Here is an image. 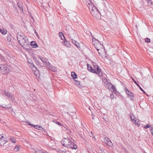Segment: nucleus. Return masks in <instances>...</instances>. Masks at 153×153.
I'll use <instances>...</instances> for the list:
<instances>
[{
    "mask_svg": "<svg viewBox=\"0 0 153 153\" xmlns=\"http://www.w3.org/2000/svg\"><path fill=\"white\" fill-rule=\"evenodd\" d=\"M92 43L100 54V52H101L102 51H104V47L103 45L99 41L94 38L92 39Z\"/></svg>",
    "mask_w": 153,
    "mask_h": 153,
    "instance_id": "5",
    "label": "nucleus"
},
{
    "mask_svg": "<svg viewBox=\"0 0 153 153\" xmlns=\"http://www.w3.org/2000/svg\"><path fill=\"white\" fill-rule=\"evenodd\" d=\"M17 39L20 45L24 48L28 50L27 47L30 46V42L27 37L23 34L18 35Z\"/></svg>",
    "mask_w": 153,
    "mask_h": 153,
    "instance_id": "2",
    "label": "nucleus"
},
{
    "mask_svg": "<svg viewBox=\"0 0 153 153\" xmlns=\"http://www.w3.org/2000/svg\"><path fill=\"white\" fill-rule=\"evenodd\" d=\"M92 119H94V118H93V117H92Z\"/></svg>",
    "mask_w": 153,
    "mask_h": 153,
    "instance_id": "45",
    "label": "nucleus"
},
{
    "mask_svg": "<svg viewBox=\"0 0 153 153\" xmlns=\"http://www.w3.org/2000/svg\"><path fill=\"white\" fill-rule=\"evenodd\" d=\"M35 126L36 129L40 130H42L43 129V128L41 126H39L38 125H36Z\"/></svg>",
    "mask_w": 153,
    "mask_h": 153,
    "instance_id": "19",
    "label": "nucleus"
},
{
    "mask_svg": "<svg viewBox=\"0 0 153 153\" xmlns=\"http://www.w3.org/2000/svg\"><path fill=\"white\" fill-rule=\"evenodd\" d=\"M7 41L9 42H10L11 41V36L10 35H8L7 37Z\"/></svg>",
    "mask_w": 153,
    "mask_h": 153,
    "instance_id": "24",
    "label": "nucleus"
},
{
    "mask_svg": "<svg viewBox=\"0 0 153 153\" xmlns=\"http://www.w3.org/2000/svg\"><path fill=\"white\" fill-rule=\"evenodd\" d=\"M17 5H18V7L20 8V9H21V8L22 9V10H23V9L22 8V6H21V3H20V2H18L17 3Z\"/></svg>",
    "mask_w": 153,
    "mask_h": 153,
    "instance_id": "28",
    "label": "nucleus"
},
{
    "mask_svg": "<svg viewBox=\"0 0 153 153\" xmlns=\"http://www.w3.org/2000/svg\"><path fill=\"white\" fill-rule=\"evenodd\" d=\"M62 145L68 149H76L77 148L76 145L73 140L69 138H64L61 141Z\"/></svg>",
    "mask_w": 153,
    "mask_h": 153,
    "instance_id": "1",
    "label": "nucleus"
},
{
    "mask_svg": "<svg viewBox=\"0 0 153 153\" xmlns=\"http://www.w3.org/2000/svg\"><path fill=\"white\" fill-rule=\"evenodd\" d=\"M72 42L76 46L77 48H78V47L79 48L80 47L79 44L78 42H77L76 41H75L74 39H72Z\"/></svg>",
    "mask_w": 153,
    "mask_h": 153,
    "instance_id": "13",
    "label": "nucleus"
},
{
    "mask_svg": "<svg viewBox=\"0 0 153 153\" xmlns=\"http://www.w3.org/2000/svg\"><path fill=\"white\" fill-rule=\"evenodd\" d=\"M27 61L28 63H30L31 64L32 63H31V59H27Z\"/></svg>",
    "mask_w": 153,
    "mask_h": 153,
    "instance_id": "39",
    "label": "nucleus"
},
{
    "mask_svg": "<svg viewBox=\"0 0 153 153\" xmlns=\"http://www.w3.org/2000/svg\"><path fill=\"white\" fill-rule=\"evenodd\" d=\"M71 76L74 79H76L77 78V75L74 72H71Z\"/></svg>",
    "mask_w": 153,
    "mask_h": 153,
    "instance_id": "18",
    "label": "nucleus"
},
{
    "mask_svg": "<svg viewBox=\"0 0 153 153\" xmlns=\"http://www.w3.org/2000/svg\"><path fill=\"white\" fill-rule=\"evenodd\" d=\"M28 123L29 125H30V126H32L34 127V128H35V126H36V125H34L33 124H31L29 122H28Z\"/></svg>",
    "mask_w": 153,
    "mask_h": 153,
    "instance_id": "36",
    "label": "nucleus"
},
{
    "mask_svg": "<svg viewBox=\"0 0 153 153\" xmlns=\"http://www.w3.org/2000/svg\"><path fill=\"white\" fill-rule=\"evenodd\" d=\"M127 91H128V92H127V94L128 95V97L131 100H134V96L132 93L128 90H127Z\"/></svg>",
    "mask_w": 153,
    "mask_h": 153,
    "instance_id": "10",
    "label": "nucleus"
},
{
    "mask_svg": "<svg viewBox=\"0 0 153 153\" xmlns=\"http://www.w3.org/2000/svg\"><path fill=\"white\" fill-rule=\"evenodd\" d=\"M93 66H94L93 68H92L90 65L88 64V70L90 72L98 74L100 76H102V73L100 69L99 66L94 64L93 65Z\"/></svg>",
    "mask_w": 153,
    "mask_h": 153,
    "instance_id": "4",
    "label": "nucleus"
},
{
    "mask_svg": "<svg viewBox=\"0 0 153 153\" xmlns=\"http://www.w3.org/2000/svg\"><path fill=\"white\" fill-rule=\"evenodd\" d=\"M4 94L7 98H8L10 96V94H11L10 93L7 92L6 91H4Z\"/></svg>",
    "mask_w": 153,
    "mask_h": 153,
    "instance_id": "21",
    "label": "nucleus"
},
{
    "mask_svg": "<svg viewBox=\"0 0 153 153\" xmlns=\"http://www.w3.org/2000/svg\"><path fill=\"white\" fill-rule=\"evenodd\" d=\"M0 58L1 59V60H4V57L2 56L0 53Z\"/></svg>",
    "mask_w": 153,
    "mask_h": 153,
    "instance_id": "35",
    "label": "nucleus"
},
{
    "mask_svg": "<svg viewBox=\"0 0 153 153\" xmlns=\"http://www.w3.org/2000/svg\"><path fill=\"white\" fill-rule=\"evenodd\" d=\"M36 153H45L40 150L38 149L35 151Z\"/></svg>",
    "mask_w": 153,
    "mask_h": 153,
    "instance_id": "23",
    "label": "nucleus"
},
{
    "mask_svg": "<svg viewBox=\"0 0 153 153\" xmlns=\"http://www.w3.org/2000/svg\"><path fill=\"white\" fill-rule=\"evenodd\" d=\"M106 143L109 146H111L112 144L110 140L108 141V142H107Z\"/></svg>",
    "mask_w": 153,
    "mask_h": 153,
    "instance_id": "30",
    "label": "nucleus"
},
{
    "mask_svg": "<svg viewBox=\"0 0 153 153\" xmlns=\"http://www.w3.org/2000/svg\"><path fill=\"white\" fill-rule=\"evenodd\" d=\"M151 130L152 131L153 127H151ZM152 134L153 135V132H152Z\"/></svg>",
    "mask_w": 153,
    "mask_h": 153,
    "instance_id": "40",
    "label": "nucleus"
},
{
    "mask_svg": "<svg viewBox=\"0 0 153 153\" xmlns=\"http://www.w3.org/2000/svg\"><path fill=\"white\" fill-rule=\"evenodd\" d=\"M39 57L40 59V60L42 61V62L44 63V65L46 66V67L50 63L48 61V59L47 58L43 57L41 56H39Z\"/></svg>",
    "mask_w": 153,
    "mask_h": 153,
    "instance_id": "8",
    "label": "nucleus"
},
{
    "mask_svg": "<svg viewBox=\"0 0 153 153\" xmlns=\"http://www.w3.org/2000/svg\"><path fill=\"white\" fill-rule=\"evenodd\" d=\"M132 80H133V81H134V83L136 84V85L139 87V88H140V86L137 83V82L135 81L134 79L132 78Z\"/></svg>",
    "mask_w": 153,
    "mask_h": 153,
    "instance_id": "27",
    "label": "nucleus"
},
{
    "mask_svg": "<svg viewBox=\"0 0 153 153\" xmlns=\"http://www.w3.org/2000/svg\"><path fill=\"white\" fill-rule=\"evenodd\" d=\"M31 65H32L33 67L32 68L33 70V71H35V70H36V67H35V66H34V64L33 63H31Z\"/></svg>",
    "mask_w": 153,
    "mask_h": 153,
    "instance_id": "29",
    "label": "nucleus"
},
{
    "mask_svg": "<svg viewBox=\"0 0 153 153\" xmlns=\"http://www.w3.org/2000/svg\"><path fill=\"white\" fill-rule=\"evenodd\" d=\"M140 90L142 91L144 93H146V92L143 90L142 88L141 87H140Z\"/></svg>",
    "mask_w": 153,
    "mask_h": 153,
    "instance_id": "38",
    "label": "nucleus"
},
{
    "mask_svg": "<svg viewBox=\"0 0 153 153\" xmlns=\"http://www.w3.org/2000/svg\"><path fill=\"white\" fill-rule=\"evenodd\" d=\"M131 119L133 123L135 125L137 126L138 127H139L140 126V124L138 123V121H137V119L136 118L134 117H132L131 116Z\"/></svg>",
    "mask_w": 153,
    "mask_h": 153,
    "instance_id": "9",
    "label": "nucleus"
},
{
    "mask_svg": "<svg viewBox=\"0 0 153 153\" xmlns=\"http://www.w3.org/2000/svg\"><path fill=\"white\" fill-rule=\"evenodd\" d=\"M89 153H90V152H89Z\"/></svg>",
    "mask_w": 153,
    "mask_h": 153,
    "instance_id": "47",
    "label": "nucleus"
},
{
    "mask_svg": "<svg viewBox=\"0 0 153 153\" xmlns=\"http://www.w3.org/2000/svg\"><path fill=\"white\" fill-rule=\"evenodd\" d=\"M100 153H109L108 151L106 150L103 149H100Z\"/></svg>",
    "mask_w": 153,
    "mask_h": 153,
    "instance_id": "20",
    "label": "nucleus"
},
{
    "mask_svg": "<svg viewBox=\"0 0 153 153\" xmlns=\"http://www.w3.org/2000/svg\"><path fill=\"white\" fill-rule=\"evenodd\" d=\"M0 70L1 73L3 74H8L11 71L10 68L5 64L0 65Z\"/></svg>",
    "mask_w": 153,
    "mask_h": 153,
    "instance_id": "6",
    "label": "nucleus"
},
{
    "mask_svg": "<svg viewBox=\"0 0 153 153\" xmlns=\"http://www.w3.org/2000/svg\"><path fill=\"white\" fill-rule=\"evenodd\" d=\"M31 46H33V47L34 48H36L38 47V45L36 42L35 41H32L30 43Z\"/></svg>",
    "mask_w": 153,
    "mask_h": 153,
    "instance_id": "15",
    "label": "nucleus"
},
{
    "mask_svg": "<svg viewBox=\"0 0 153 153\" xmlns=\"http://www.w3.org/2000/svg\"><path fill=\"white\" fill-rule=\"evenodd\" d=\"M148 4L149 5H150L152 4V1L151 0H149L148 1Z\"/></svg>",
    "mask_w": 153,
    "mask_h": 153,
    "instance_id": "33",
    "label": "nucleus"
},
{
    "mask_svg": "<svg viewBox=\"0 0 153 153\" xmlns=\"http://www.w3.org/2000/svg\"><path fill=\"white\" fill-rule=\"evenodd\" d=\"M93 114H92V116H93Z\"/></svg>",
    "mask_w": 153,
    "mask_h": 153,
    "instance_id": "46",
    "label": "nucleus"
},
{
    "mask_svg": "<svg viewBox=\"0 0 153 153\" xmlns=\"http://www.w3.org/2000/svg\"><path fill=\"white\" fill-rule=\"evenodd\" d=\"M57 123L58 125H61L60 123H59L58 122H57Z\"/></svg>",
    "mask_w": 153,
    "mask_h": 153,
    "instance_id": "41",
    "label": "nucleus"
},
{
    "mask_svg": "<svg viewBox=\"0 0 153 153\" xmlns=\"http://www.w3.org/2000/svg\"><path fill=\"white\" fill-rule=\"evenodd\" d=\"M10 140L12 143H16V141L15 140V138L13 137H10Z\"/></svg>",
    "mask_w": 153,
    "mask_h": 153,
    "instance_id": "22",
    "label": "nucleus"
},
{
    "mask_svg": "<svg viewBox=\"0 0 153 153\" xmlns=\"http://www.w3.org/2000/svg\"><path fill=\"white\" fill-rule=\"evenodd\" d=\"M19 147L18 146H16V147L15 148L16 151H18L19 150Z\"/></svg>",
    "mask_w": 153,
    "mask_h": 153,
    "instance_id": "34",
    "label": "nucleus"
},
{
    "mask_svg": "<svg viewBox=\"0 0 153 153\" xmlns=\"http://www.w3.org/2000/svg\"><path fill=\"white\" fill-rule=\"evenodd\" d=\"M127 90H128V89H126V90H125V91H126V93H127V92H128V91H127Z\"/></svg>",
    "mask_w": 153,
    "mask_h": 153,
    "instance_id": "43",
    "label": "nucleus"
},
{
    "mask_svg": "<svg viewBox=\"0 0 153 153\" xmlns=\"http://www.w3.org/2000/svg\"><path fill=\"white\" fill-rule=\"evenodd\" d=\"M37 61H38V60H37V59H36V62H37Z\"/></svg>",
    "mask_w": 153,
    "mask_h": 153,
    "instance_id": "44",
    "label": "nucleus"
},
{
    "mask_svg": "<svg viewBox=\"0 0 153 153\" xmlns=\"http://www.w3.org/2000/svg\"><path fill=\"white\" fill-rule=\"evenodd\" d=\"M59 37L62 40H63L64 39L65 40V37L64 36V34L62 33V32H60L59 34Z\"/></svg>",
    "mask_w": 153,
    "mask_h": 153,
    "instance_id": "14",
    "label": "nucleus"
},
{
    "mask_svg": "<svg viewBox=\"0 0 153 153\" xmlns=\"http://www.w3.org/2000/svg\"><path fill=\"white\" fill-rule=\"evenodd\" d=\"M145 41L147 42H150V39L148 38H146L145 40Z\"/></svg>",
    "mask_w": 153,
    "mask_h": 153,
    "instance_id": "32",
    "label": "nucleus"
},
{
    "mask_svg": "<svg viewBox=\"0 0 153 153\" xmlns=\"http://www.w3.org/2000/svg\"><path fill=\"white\" fill-rule=\"evenodd\" d=\"M75 84L77 86H80V82L79 81L75 80Z\"/></svg>",
    "mask_w": 153,
    "mask_h": 153,
    "instance_id": "25",
    "label": "nucleus"
},
{
    "mask_svg": "<svg viewBox=\"0 0 153 153\" xmlns=\"http://www.w3.org/2000/svg\"><path fill=\"white\" fill-rule=\"evenodd\" d=\"M110 97L111 99H113L114 98V95L113 94H111L110 95Z\"/></svg>",
    "mask_w": 153,
    "mask_h": 153,
    "instance_id": "37",
    "label": "nucleus"
},
{
    "mask_svg": "<svg viewBox=\"0 0 153 153\" xmlns=\"http://www.w3.org/2000/svg\"><path fill=\"white\" fill-rule=\"evenodd\" d=\"M105 86L109 91H113L114 92L116 91V89L115 87L110 82L106 81V83H105Z\"/></svg>",
    "mask_w": 153,
    "mask_h": 153,
    "instance_id": "7",
    "label": "nucleus"
},
{
    "mask_svg": "<svg viewBox=\"0 0 153 153\" xmlns=\"http://www.w3.org/2000/svg\"><path fill=\"white\" fill-rule=\"evenodd\" d=\"M64 42V45L68 47V48H70L71 45V44H70V43H69V42L67 41H65Z\"/></svg>",
    "mask_w": 153,
    "mask_h": 153,
    "instance_id": "16",
    "label": "nucleus"
},
{
    "mask_svg": "<svg viewBox=\"0 0 153 153\" xmlns=\"http://www.w3.org/2000/svg\"><path fill=\"white\" fill-rule=\"evenodd\" d=\"M8 98L10 101H13L14 99V96L11 94H10V96H9Z\"/></svg>",
    "mask_w": 153,
    "mask_h": 153,
    "instance_id": "17",
    "label": "nucleus"
},
{
    "mask_svg": "<svg viewBox=\"0 0 153 153\" xmlns=\"http://www.w3.org/2000/svg\"><path fill=\"white\" fill-rule=\"evenodd\" d=\"M36 71H35V72L34 73V74L36 75V76H37V75L36 74Z\"/></svg>",
    "mask_w": 153,
    "mask_h": 153,
    "instance_id": "42",
    "label": "nucleus"
},
{
    "mask_svg": "<svg viewBox=\"0 0 153 153\" xmlns=\"http://www.w3.org/2000/svg\"><path fill=\"white\" fill-rule=\"evenodd\" d=\"M89 5L90 6L89 8L93 17L97 20L100 19L101 18V15L99 10L93 4Z\"/></svg>",
    "mask_w": 153,
    "mask_h": 153,
    "instance_id": "3",
    "label": "nucleus"
},
{
    "mask_svg": "<svg viewBox=\"0 0 153 153\" xmlns=\"http://www.w3.org/2000/svg\"><path fill=\"white\" fill-rule=\"evenodd\" d=\"M0 31L2 34L5 35L6 34L7 31L6 29H4V28L0 27Z\"/></svg>",
    "mask_w": 153,
    "mask_h": 153,
    "instance_id": "12",
    "label": "nucleus"
},
{
    "mask_svg": "<svg viewBox=\"0 0 153 153\" xmlns=\"http://www.w3.org/2000/svg\"><path fill=\"white\" fill-rule=\"evenodd\" d=\"M150 127V125L149 124H147L146 126H145L143 127L144 128H149Z\"/></svg>",
    "mask_w": 153,
    "mask_h": 153,
    "instance_id": "31",
    "label": "nucleus"
},
{
    "mask_svg": "<svg viewBox=\"0 0 153 153\" xmlns=\"http://www.w3.org/2000/svg\"><path fill=\"white\" fill-rule=\"evenodd\" d=\"M110 140L109 139L108 137H105L104 138V141L106 143L108 142V141Z\"/></svg>",
    "mask_w": 153,
    "mask_h": 153,
    "instance_id": "26",
    "label": "nucleus"
},
{
    "mask_svg": "<svg viewBox=\"0 0 153 153\" xmlns=\"http://www.w3.org/2000/svg\"><path fill=\"white\" fill-rule=\"evenodd\" d=\"M46 67L49 69V70L52 71H56V69L54 67L51 66L50 65V63Z\"/></svg>",
    "mask_w": 153,
    "mask_h": 153,
    "instance_id": "11",
    "label": "nucleus"
}]
</instances>
